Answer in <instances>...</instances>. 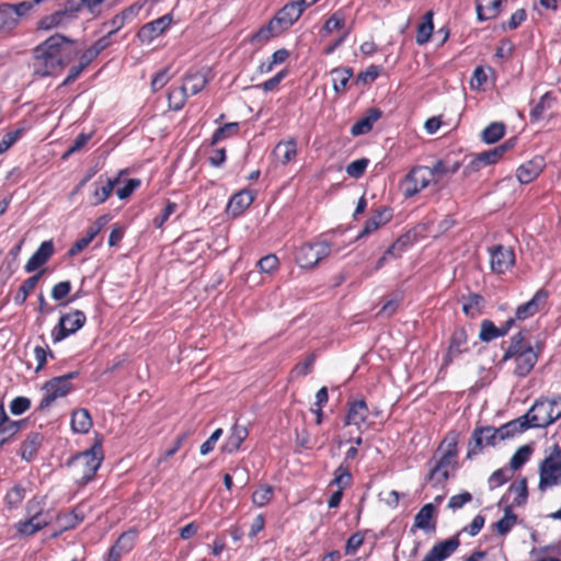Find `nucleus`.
Wrapping results in <instances>:
<instances>
[{"mask_svg":"<svg viewBox=\"0 0 561 561\" xmlns=\"http://www.w3.org/2000/svg\"><path fill=\"white\" fill-rule=\"evenodd\" d=\"M208 83L206 75L202 71H190L184 77L182 87L188 95H195L199 93Z\"/></svg>","mask_w":561,"mask_h":561,"instance_id":"obj_28","label":"nucleus"},{"mask_svg":"<svg viewBox=\"0 0 561 561\" xmlns=\"http://www.w3.org/2000/svg\"><path fill=\"white\" fill-rule=\"evenodd\" d=\"M249 433L247 427L241 425H233L230 432V435L226 439L221 449L224 453L232 454L239 450L241 444L245 440Z\"/></svg>","mask_w":561,"mask_h":561,"instance_id":"obj_27","label":"nucleus"},{"mask_svg":"<svg viewBox=\"0 0 561 561\" xmlns=\"http://www.w3.org/2000/svg\"><path fill=\"white\" fill-rule=\"evenodd\" d=\"M369 409L365 400L348 402V411L345 417V425H354L360 430L368 419Z\"/></svg>","mask_w":561,"mask_h":561,"instance_id":"obj_20","label":"nucleus"},{"mask_svg":"<svg viewBox=\"0 0 561 561\" xmlns=\"http://www.w3.org/2000/svg\"><path fill=\"white\" fill-rule=\"evenodd\" d=\"M539 489L547 490L561 480V447L554 444L550 454L542 460L539 467Z\"/></svg>","mask_w":561,"mask_h":561,"instance_id":"obj_9","label":"nucleus"},{"mask_svg":"<svg viewBox=\"0 0 561 561\" xmlns=\"http://www.w3.org/2000/svg\"><path fill=\"white\" fill-rule=\"evenodd\" d=\"M254 201V195L251 191L242 190L236 193L229 201L227 210L233 217L240 216Z\"/></svg>","mask_w":561,"mask_h":561,"instance_id":"obj_23","label":"nucleus"},{"mask_svg":"<svg viewBox=\"0 0 561 561\" xmlns=\"http://www.w3.org/2000/svg\"><path fill=\"white\" fill-rule=\"evenodd\" d=\"M31 407V401L26 397H16L10 403V412L13 415H21Z\"/></svg>","mask_w":561,"mask_h":561,"instance_id":"obj_58","label":"nucleus"},{"mask_svg":"<svg viewBox=\"0 0 561 561\" xmlns=\"http://www.w3.org/2000/svg\"><path fill=\"white\" fill-rule=\"evenodd\" d=\"M434 516V505L425 504L414 517V527L423 530L433 529L431 524Z\"/></svg>","mask_w":561,"mask_h":561,"instance_id":"obj_39","label":"nucleus"},{"mask_svg":"<svg viewBox=\"0 0 561 561\" xmlns=\"http://www.w3.org/2000/svg\"><path fill=\"white\" fill-rule=\"evenodd\" d=\"M78 54L75 42L61 34H54L34 49V73L53 76Z\"/></svg>","mask_w":561,"mask_h":561,"instance_id":"obj_1","label":"nucleus"},{"mask_svg":"<svg viewBox=\"0 0 561 561\" xmlns=\"http://www.w3.org/2000/svg\"><path fill=\"white\" fill-rule=\"evenodd\" d=\"M392 218L391 209L381 207L376 209L374 214L366 220L359 237H365L376 231L381 226L386 225Z\"/></svg>","mask_w":561,"mask_h":561,"instance_id":"obj_22","label":"nucleus"},{"mask_svg":"<svg viewBox=\"0 0 561 561\" xmlns=\"http://www.w3.org/2000/svg\"><path fill=\"white\" fill-rule=\"evenodd\" d=\"M332 245L324 240L308 242L297 248L295 261L302 268H312L331 254Z\"/></svg>","mask_w":561,"mask_h":561,"instance_id":"obj_8","label":"nucleus"},{"mask_svg":"<svg viewBox=\"0 0 561 561\" xmlns=\"http://www.w3.org/2000/svg\"><path fill=\"white\" fill-rule=\"evenodd\" d=\"M547 300V294L543 290H538L530 300L525 304H522L517 307L515 311V321H524L530 317H534L539 312L540 308L545 305Z\"/></svg>","mask_w":561,"mask_h":561,"instance_id":"obj_19","label":"nucleus"},{"mask_svg":"<svg viewBox=\"0 0 561 561\" xmlns=\"http://www.w3.org/2000/svg\"><path fill=\"white\" fill-rule=\"evenodd\" d=\"M352 481V476L350 471L344 468L343 466H340L335 472H334V480L332 483L336 484L339 486V490H342L346 488Z\"/></svg>","mask_w":561,"mask_h":561,"instance_id":"obj_57","label":"nucleus"},{"mask_svg":"<svg viewBox=\"0 0 561 561\" xmlns=\"http://www.w3.org/2000/svg\"><path fill=\"white\" fill-rule=\"evenodd\" d=\"M433 13L431 11L426 12L423 16L422 23L417 27L416 32V43L419 45L426 44L433 33Z\"/></svg>","mask_w":561,"mask_h":561,"instance_id":"obj_40","label":"nucleus"},{"mask_svg":"<svg viewBox=\"0 0 561 561\" xmlns=\"http://www.w3.org/2000/svg\"><path fill=\"white\" fill-rule=\"evenodd\" d=\"M91 137H92V134L78 135V137L73 140L72 145L65 152L64 158H68L69 156L81 150L87 145V142L91 139Z\"/></svg>","mask_w":561,"mask_h":561,"instance_id":"obj_62","label":"nucleus"},{"mask_svg":"<svg viewBox=\"0 0 561 561\" xmlns=\"http://www.w3.org/2000/svg\"><path fill=\"white\" fill-rule=\"evenodd\" d=\"M482 302L483 298L480 295H470L468 301L462 305V311L473 318L480 313Z\"/></svg>","mask_w":561,"mask_h":561,"instance_id":"obj_51","label":"nucleus"},{"mask_svg":"<svg viewBox=\"0 0 561 561\" xmlns=\"http://www.w3.org/2000/svg\"><path fill=\"white\" fill-rule=\"evenodd\" d=\"M238 130H239L238 123L225 124L224 126L216 129V131L214 133V135L211 137L210 145L214 146L217 142L236 135L238 133Z\"/></svg>","mask_w":561,"mask_h":561,"instance_id":"obj_49","label":"nucleus"},{"mask_svg":"<svg viewBox=\"0 0 561 561\" xmlns=\"http://www.w3.org/2000/svg\"><path fill=\"white\" fill-rule=\"evenodd\" d=\"M71 16L72 15L66 11H58L48 16L43 18L38 23V27L41 30H50L54 27H58L65 24Z\"/></svg>","mask_w":561,"mask_h":561,"instance_id":"obj_41","label":"nucleus"},{"mask_svg":"<svg viewBox=\"0 0 561 561\" xmlns=\"http://www.w3.org/2000/svg\"><path fill=\"white\" fill-rule=\"evenodd\" d=\"M16 14L13 4L3 3L0 5V33H7L16 26Z\"/></svg>","mask_w":561,"mask_h":561,"instance_id":"obj_35","label":"nucleus"},{"mask_svg":"<svg viewBox=\"0 0 561 561\" xmlns=\"http://www.w3.org/2000/svg\"><path fill=\"white\" fill-rule=\"evenodd\" d=\"M345 26V19L340 12L332 14L323 25V32L331 34L335 31L342 30Z\"/></svg>","mask_w":561,"mask_h":561,"instance_id":"obj_53","label":"nucleus"},{"mask_svg":"<svg viewBox=\"0 0 561 561\" xmlns=\"http://www.w3.org/2000/svg\"><path fill=\"white\" fill-rule=\"evenodd\" d=\"M140 186V180L138 179H129L123 187H118L116 190V195L119 199H125L129 197L133 192Z\"/></svg>","mask_w":561,"mask_h":561,"instance_id":"obj_64","label":"nucleus"},{"mask_svg":"<svg viewBox=\"0 0 561 561\" xmlns=\"http://www.w3.org/2000/svg\"><path fill=\"white\" fill-rule=\"evenodd\" d=\"M479 337L483 342H491L499 337L497 327H495L491 320H483L481 322Z\"/></svg>","mask_w":561,"mask_h":561,"instance_id":"obj_54","label":"nucleus"},{"mask_svg":"<svg viewBox=\"0 0 561 561\" xmlns=\"http://www.w3.org/2000/svg\"><path fill=\"white\" fill-rule=\"evenodd\" d=\"M26 518L19 520L14 528L23 537H30L51 523V516L45 511L41 501L33 499L25 506Z\"/></svg>","mask_w":561,"mask_h":561,"instance_id":"obj_5","label":"nucleus"},{"mask_svg":"<svg viewBox=\"0 0 561 561\" xmlns=\"http://www.w3.org/2000/svg\"><path fill=\"white\" fill-rule=\"evenodd\" d=\"M459 545L457 536L440 541L425 554L422 561H444L457 550Z\"/></svg>","mask_w":561,"mask_h":561,"instance_id":"obj_18","label":"nucleus"},{"mask_svg":"<svg viewBox=\"0 0 561 561\" xmlns=\"http://www.w3.org/2000/svg\"><path fill=\"white\" fill-rule=\"evenodd\" d=\"M178 209V205L173 202H168L162 214L153 219V225L156 228H162L164 222L170 218L172 214Z\"/></svg>","mask_w":561,"mask_h":561,"instance_id":"obj_63","label":"nucleus"},{"mask_svg":"<svg viewBox=\"0 0 561 561\" xmlns=\"http://www.w3.org/2000/svg\"><path fill=\"white\" fill-rule=\"evenodd\" d=\"M508 495H514L513 504L522 505L526 502L527 499V482L526 479H522L513 484H511L508 489Z\"/></svg>","mask_w":561,"mask_h":561,"instance_id":"obj_47","label":"nucleus"},{"mask_svg":"<svg viewBox=\"0 0 561 561\" xmlns=\"http://www.w3.org/2000/svg\"><path fill=\"white\" fill-rule=\"evenodd\" d=\"M171 79V75L169 73V69L164 68L160 71H158L152 80H151V89L152 91H159L161 90Z\"/></svg>","mask_w":561,"mask_h":561,"instance_id":"obj_59","label":"nucleus"},{"mask_svg":"<svg viewBox=\"0 0 561 561\" xmlns=\"http://www.w3.org/2000/svg\"><path fill=\"white\" fill-rule=\"evenodd\" d=\"M512 477V470L507 468H502L494 471L489 478V486L490 489H495L504 484Z\"/></svg>","mask_w":561,"mask_h":561,"instance_id":"obj_55","label":"nucleus"},{"mask_svg":"<svg viewBox=\"0 0 561 561\" xmlns=\"http://www.w3.org/2000/svg\"><path fill=\"white\" fill-rule=\"evenodd\" d=\"M542 171V163L540 160H530L522 164L516 170V178L522 184L533 182Z\"/></svg>","mask_w":561,"mask_h":561,"instance_id":"obj_29","label":"nucleus"},{"mask_svg":"<svg viewBox=\"0 0 561 561\" xmlns=\"http://www.w3.org/2000/svg\"><path fill=\"white\" fill-rule=\"evenodd\" d=\"M533 449L528 445L519 447L510 460V469L512 471L520 469L529 459Z\"/></svg>","mask_w":561,"mask_h":561,"instance_id":"obj_46","label":"nucleus"},{"mask_svg":"<svg viewBox=\"0 0 561 561\" xmlns=\"http://www.w3.org/2000/svg\"><path fill=\"white\" fill-rule=\"evenodd\" d=\"M353 77L351 68H335L331 71L333 90L336 93H343L347 87L350 79Z\"/></svg>","mask_w":561,"mask_h":561,"instance_id":"obj_36","label":"nucleus"},{"mask_svg":"<svg viewBox=\"0 0 561 561\" xmlns=\"http://www.w3.org/2000/svg\"><path fill=\"white\" fill-rule=\"evenodd\" d=\"M41 277L42 272L28 277L26 280L23 282V284L20 286L18 293L13 298L15 305L22 306L26 301L28 295L34 290Z\"/></svg>","mask_w":561,"mask_h":561,"instance_id":"obj_37","label":"nucleus"},{"mask_svg":"<svg viewBox=\"0 0 561 561\" xmlns=\"http://www.w3.org/2000/svg\"><path fill=\"white\" fill-rule=\"evenodd\" d=\"M507 148L508 145H503L492 150L479 153L471 162L472 168L479 169L482 165H489L497 162Z\"/></svg>","mask_w":561,"mask_h":561,"instance_id":"obj_33","label":"nucleus"},{"mask_svg":"<svg viewBox=\"0 0 561 561\" xmlns=\"http://www.w3.org/2000/svg\"><path fill=\"white\" fill-rule=\"evenodd\" d=\"M137 533L129 530L123 533L112 546L106 558L107 561H121L122 557L130 552L135 546Z\"/></svg>","mask_w":561,"mask_h":561,"instance_id":"obj_17","label":"nucleus"},{"mask_svg":"<svg viewBox=\"0 0 561 561\" xmlns=\"http://www.w3.org/2000/svg\"><path fill=\"white\" fill-rule=\"evenodd\" d=\"M54 253V244L50 240L41 243L25 264V271L32 273L44 265Z\"/></svg>","mask_w":561,"mask_h":561,"instance_id":"obj_21","label":"nucleus"},{"mask_svg":"<svg viewBox=\"0 0 561 561\" xmlns=\"http://www.w3.org/2000/svg\"><path fill=\"white\" fill-rule=\"evenodd\" d=\"M556 102V98L550 93H545L539 102L534 106L530 111V119L531 122H537L543 118L545 113L552 107Z\"/></svg>","mask_w":561,"mask_h":561,"instance_id":"obj_38","label":"nucleus"},{"mask_svg":"<svg viewBox=\"0 0 561 561\" xmlns=\"http://www.w3.org/2000/svg\"><path fill=\"white\" fill-rule=\"evenodd\" d=\"M187 92L181 85L180 88H172L168 92L169 107L173 111L181 110L186 101Z\"/></svg>","mask_w":561,"mask_h":561,"instance_id":"obj_45","label":"nucleus"},{"mask_svg":"<svg viewBox=\"0 0 561 561\" xmlns=\"http://www.w3.org/2000/svg\"><path fill=\"white\" fill-rule=\"evenodd\" d=\"M505 133V126L503 123H491L482 131V139L486 144H494L499 141Z\"/></svg>","mask_w":561,"mask_h":561,"instance_id":"obj_44","label":"nucleus"},{"mask_svg":"<svg viewBox=\"0 0 561 561\" xmlns=\"http://www.w3.org/2000/svg\"><path fill=\"white\" fill-rule=\"evenodd\" d=\"M538 352L526 341L525 333L518 332L511 337L503 360L513 359L515 363L514 374L518 377H526L538 362Z\"/></svg>","mask_w":561,"mask_h":561,"instance_id":"obj_3","label":"nucleus"},{"mask_svg":"<svg viewBox=\"0 0 561 561\" xmlns=\"http://www.w3.org/2000/svg\"><path fill=\"white\" fill-rule=\"evenodd\" d=\"M431 182L432 173L428 167H413L401 183L402 194L404 197L411 198L426 188Z\"/></svg>","mask_w":561,"mask_h":561,"instance_id":"obj_11","label":"nucleus"},{"mask_svg":"<svg viewBox=\"0 0 561 561\" xmlns=\"http://www.w3.org/2000/svg\"><path fill=\"white\" fill-rule=\"evenodd\" d=\"M307 8L298 0H290L282 9L277 11L275 16L268 24L260 28L253 36L252 42L263 43L267 42L273 36L289 28L296 23Z\"/></svg>","mask_w":561,"mask_h":561,"instance_id":"obj_2","label":"nucleus"},{"mask_svg":"<svg viewBox=\"0 0 561 561\" xmlns=\"http://www.w3.org/2000/svg\"><path fill=\"white\" fill-rule=\"evenodd\" d=\"M274 495V490L271 485H260L252 494V502L254 505L262 507L271 502Z\"/></svg>","mask_w":561,"mask_h":561,"instance_id":"obj_48","label":"nucleus"},{"mask_svg":"<svg viewBox=\"0 0 561 561\" xmlns=\"http://www.w3.org/2000/svg\"><path fill=\"white\" fill-rule=\"evenodd\" d=\"M273 156L276 161L283 165L291 162L297 156V141L294 138L288 140L279 141L274 150Z\"/></svg>","mask_w":561,"mask_h":561,"instance_id":"obj_24","label":"nucleus"},{"mask_svg":"<svg viewBox=\"0 0 561 561\" xmlns=\"http://www.w3.org/2000/svg\"><path fill=\"white\" fill-rule=\"evenodd\" d=\"M43 443V436L39 433H32L27 435L21 446V457L26 460H33Z\"/></svg>","mask_w":561,"mask_h":561,"instance_id":"obj_32","label":"nucleus"},{"mask_svg":"<svg viewBox=\"0 0 561 561\" xmlns=\"http://www.w3.org/2000/svg\"><path fill=\"white\" fill-rule=\"evenodd\" d=\"M171 23L172 16L170 14L162 15L141 26L137 36L142 43H150L163 34L170 27Z\"/></svg>","mask_w":561,"mask_h":561,"instance_id":"obj_16","label":"nucleus"},{"mask_svg":"<svg viewBox=\"0 0 561 561\" xmlns=\"http://www.w3.org/2000/svg\"><path fill=\"white\" fill-rule=\"evenodd\" d=\"M468 334L465 328H457L451 336L447 357L451 360L462 352L467 351Z\"/></svg>","mask_w":561,"mask_h":561,"instance_id":"obj_31","label":"nucleus"},{"mask_svg":"<svg viewBox=\"0 0 561 561\" xmlns=\"http://www.w3.org/2000/svg\"><path fill=\"white\" fill-rule=\"evenodd\" d=\"M288 56L289 53L285 48L274 51L271 58L260 64L259 72L262 75L271 72L275 66L283 64L288 58Z\"/></svg>","mask_w":561,"mask_h":561,"instance_id":"obj_42","label":"nucleus"},{"mask_svg":"<svg viewBox=\"0 0 561 561\" xmlns=\"http://www.w3.org/2000/svg\"><path fill=\"white\" fill-rule=\"evenodd\" d=\"M25 497V489L21 485H14L8 491L4 501L9 508L18 507Z\"/></svg>","mask_w":561,"mask_h":561,"instance_id":"obj_50","label":"nucleus"},{"mask_svg":"<svg viewBox=\"0 0 561 561\" xmlns=\"http://www.w3.org/2000/svg\"><path fill=\"white\" fill-rule=\"evenodd\" d=\"M403 251V244L400 241L394 242L385 254L377 261L376 270L381 268L387 262L388 257H397L400 255V252Z\"/></svg>","mask_w":561,"mask_h":561,"instance_id":"obj_60","label":"nucleus"},{"mask_svg":"<svg viewBox=\"0 0 561 561\" xmlns=\"http://www.w3.org/2000/svg\"><path fill=\"white\" fill-rule=\"evenodd\" d=\"M514 251L504 245H495L490 249V264L494 273L503 274L514 265Z\"/></svg>","mask_w":561,"mask_h":561,"instance_id":"obj_14","label":"nucleus"},{"mask_svg":"<svg viewBox=\"0 0 561 561\" xmlns=\"http://www.w3.org/2000/svg\"><path fill=\"white\" fill-rule=\"evenodd\" d=\"M503 0H477L476 11L479 21L495 19L500 12Z\"/></svg>","mask_w":561,"mask_h":561,"instance_id":"obj_26","label":"nucleus"},{"mask_svg":"<svg viewBox=\"0 0 561 561\" xmlns=\"http://www.w3.org/2000/svg\"><path fill=\"white\" fill-rule=\"evenodd\" d=\"M517 522V516L512 512L510 507L505 508L504 516L493 524V528L501 536L507 535Z\"/></svg>","mask_w":561,"mask_h":561,"instance_id":"obj_43","label":"nucleus"},{"mask_svg":"<svg viewBox=\"0 0 561 561\" xmlns=\"http://www.w3.org/2000/svg\"><path fill=\"white\" fill-rule=\"evenodd\" d=\"M531 428L525 414L516 420L505 423L497 427V433L502 435L503 439L512 438L517 434L524 433L526 430Z\"/></svg>","mask_w":561,"mask_h":561,"instance_id":"obj_30","label":"nucleus"},{"mask_svg":"<svg viewBox=\"0 0 561 561\" xmlns=\"http://www.w3.org/2000/svg\"><path fill=\"white\" fill-rule=\"evenodd\" d=\"M368 164L369 160L366 158L354 160L346 167V173L351 178L359 179L364 174Z\"/></svg>","mask_w":561,"mask_h":561,"instance_id":"obj_52","label":"nucleus"},{"mask_svg":"<svg viewBox=\"0 0 561 561\" xmlns=\"http://www.w3.org/2000/svg\"><path fill=\"white\" fill-rule=\"evenodd\" d=\"M381 117V111L371 107L367 111L365 116H363L360 119H358L351 128V134L353 136H360L368 134L374 124Z\"/></svg>","mask_w":561,"mask_h":561,"instance_id":"obj_25","label":"nucleus"},{"mask_svg":"<svg viewBox=\"0 0 561 561\" xmlns=\"http://www.w3.org/2000/svg\"><path fill=\"white\" fill-rule=\"evenodd\" d=\"M439 451L442 455L428 473V481L435 488L443 486L450 472L457 468V434L449 433L443 440Z\"/></svg>","mask_w":561,"mask_h":561,"instance_id":"obj_4","label":"nucleus"},{"mask_svg":"<svg viewBox=\"0 0 561 561\" xmlns=\"http://www.w3.org/2000/svg\"><path fill=\"white\" fill-rule=\"evenodd\" d=\"M502 440L504 439L502 435L497 433V428L495 427L485 426L476 428L468 445L467 457L472 458L479 455L484 447L495 446Z\"/></svg>","mask_w":561,"mask_h":561,"instance_id":"obj_13","label":"nucleus"},{"mask_svg":"<svg viewBox=\"0 0 561 561\" xmlns=\"http://www.w3.org/2000/svg\"><path fill=\"white\" fill-rule=\"evenodd\" d=\"M525 416L531 428L547 427L561 417V399H539Z\"/></svg>","mask_w":561,"mask_h":561,"instance_id":"obj_6","label":"nucleus"},{"mask_svg":"<svg viewBox=\"0 0 561 561\" xmlns=\"http://www.w3.org/2000/svg\"><path fill=\"white\" fill-rule=\"evenodd\" d=\"M92 427V419L88 410L79 409L72 413L71 428L76 433L85 434Z\"/></svg>","mask_w":561,"mask_h":561,"instance_id":"obj_34","label":"nucleus"},{"mask_svg":"<svg viewBox=\"0 0 561 561\" xmlns=\"http://www.w3.org/2000/svg\"><path fill=\"white\" fill-rule=\"evenodd\" d=\"M278 259L274 254H268L260 259L256 263L262 273H272L278 267Z\"/></svg>","mask_w":561,"mask_h":561,"instance_id":"obj_56","label":"nucleus"},{"mask_svg":"<svg viewBox=\"0 0 561 561\" xmlns=\"http://www.w3.org/2000/svg\"><path fill=\"white\" fill-rule=\"evenodd\" d=\"M87 317L83 311L75 310L62 314L58 324L51 330V340L58 343L79 331L85 323Z\"/></svg>","mask_w":561,"mask_h":561,"instance_id":"obj_12","label":"nucleus"},{"mask_svg":"<svg viewBox=\"0 0 561 561\" xmlns=\"http://www.w3.org/2000/svg\"><path fill=\"white\" fill-rule=\"evenodd\" d=\"M123 171L115 178H103L100 176L93 184H92V193L90 196V203L93 206H98L102 203H104L112 194L113 190L116 187V185L121 181V174Z\"/></svg>","mask_w":561,"mask_h":561,"instance_id":"obj_15","label":"nucleus"},{"mask_svg":"<svg viewBox=\"0 0 561 561\" xmlns=\"http://www.w3.org/2000/svg\"><path fill=\"white\" fill-rule=\"evenodd\" d=\"M287 76V70L283 69L278 71L274 77L259 84L257 88L264 90L265 92H270L275 90L282 80Z\"/></svg>","mask_w":561,"mask_h":561,"instance_id":"obj_61","label":"nucleus"},{"mask_svg":"<svg viewBox=\"0 0 561 561\" xmlns=\"http://www.w3.org/2000/svg\"><path fill=\"white\" fill-rule=\"evenodd\" d=\"M102 460V446L96 443L90 449L72 457L69 465L78 471L80 482L88 483L99 470Z\"/></svg>","mask_w":561,"mask_h":561,"instance_id":"obj_7","label":"nucleus"},{"mask_svg":"<svg viewBox=\"0 0 561 561\" xmlns=\"http://www.w3.org/2000/svg\"><path fill=\"white\" fill-rule=\"evenodd\" d=\"M77 376L78 371H71L67 375L55 377L48 380L44 385V390L46 391V394L39 403V409H47L53 404V402L56 399L66 397L72 389L70 380L76 378Z\"/></svg>","mask_w":561,"mask_h":561,"instance_id":"obj_10","label":"nucleus"}]
</instances>
